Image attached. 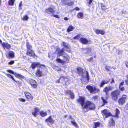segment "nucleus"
Returning <instances> with one entry per match:
<instances>
[{"label":"nucleus","mask_w":128,"mask_h":128,"mask_svg":"<svg viewBox=\"0 0 128 128\" xmlns=\"http://www.w3.org/2000/svg\"><path fill=\"white\" fill-rule=\"evenodd\" d=\"M85 98H84L80 97L78 101L80 103L82 106V108L86 110V112L89 110H94L95 108V105L92 102L89 101H87L84 102Z\"/></svg>","instance_id":"f257e3e1"},{"label":"nucleus","mask_w":128,"mask_h":128,"mask_svg":"<svg viewBox=\"0 0 128 128\" xmlns=\"http://www.w3.org/2000/svg\"><path fill=\"white\" fill-rule=\"evenodd\" d=\"M77 70L79 73L82 74V76L84 78H85L86 79V82H88L89 79L88 72L86 71L84 73H83V70L80 67H78L77 68Z\"/></svg>","instance_id":"f03ea898"},{"label":"nucleus","mask_w":128,"mask_h":128,"mask_svg":"<svg viewBox=\"0 0 128 128\" xmlns=\"http://www.w3.org/2000/svg\"><path fill=\"white\" fill-rule=\"evenodd\" d=\"M86 88L91 93L98 92L100 91L98 89H97L94 86L90 85L87 86Z\"/></svg>","instance_id":"7ed1b4c3"},{"label":"nucleus","mask_w":128,"mask_h":128,"mask_svg":"<svg viewBox=\"0 0 128 128\" xmlns=\"http://www.w3.org/2000/svg\"><path fill=\"white\" fill-rule=\"evenodd\" d=\"M46 12L48 14H52V15L54 17L57 18H60V16L56 15H55L54 14V12L53 9L51 8H49L46 10Z\"/></svg>","instance_id":"20e7f679"},{"label":"nucleus","mask_w":128,"mask_h":128,"mask_svg":"<svg viewBox=\"0 0 128 128\" xmlns=\"http://www.w3.org/2000/svg\"><path fill=\"white\" fill-rule=\"evenodd\" d=\"M120 92L119 90H117L112 92L111 95L113 100H116L117 99L118 96Z\"/></svg>","instance_id":"39448f33"},{"label":"nucleus","mask_w":128,"mask_h":128,"mask_svg":"<svg viewBox=\"0 0 128 128\" xmlns=\"http://www.w3.org/2000/svg\"><path fill=\"white\" fill-rule=\"evenodd\" d=\"M126 95H124L122 96V97L120 98L118 100V102L121 104L124 103L126 102Z\"/></svg>","instance_id":"423d86ee"},{"label":"nucleus","mask_w":128,"mask_h":128,"mask_svg":"<svg viewBox=\"0 0 128 128\" xmlns=\"http://www.w3.org/2000/svg\"><path fill=\"white\" fill-rule=\"evenodd\" d=\"M114 88V87L111 86H108L106 87L103 90V92L106 93V94L107 95L108 92L109 90H112Z\"/></svg>","instance_id":"0eeeda50"},{"label":"nucleus","mask_w":128,"mask_h":128,"mask_svg":"<svg viewBox=\"0 0 128 128\" xmlns=\"http://www.w3.org/2000/svg\"><path fill=\"white\" fill-rule=\"evenodd\" d=\"M62 56L64 58V60H63L65 63L68 62L70 59V58L68 55L65 53Z\"/></svg>","instance_id":"6e6552de"},{"label":"nucleus","mask_w":128,"mask_h":128,"mask_svg":"<svg viewBox=\"0 0 128 128\" xmlns=\"http://www.w3.org/2000/svg\"><path fill=\"white\" fill-rule=\"evenodd\" d=\"M25 96L27 98L28 100H32L33 98L32 96L29 92H24Z\"/></svg>","instance_id":"1a4fd4ad"},{"label":"nucleus","mask_w":128,"mask_h":128,"mask_svg":"<svg viewBox=\"0 0 128 128\" xmlns=\"http://www.w3.org/2000/svg\"><path fill=\"white\" fill-rule=\"evenodd\" d=\"M26 54L30 56H35V54L32 50H27Z\"/></svg>","instance_id":"9d476101"},{"label":"nucleus","mask_w":128,"mask_h":128,"mask_svg":"<svg viewBox=\"0 0 128 128\" xmlns=\"http://www.w3.org/2000/svg\"><path fill=\"white\" fill-rule=\"evenodd\" d=\"M102 114L103 115H104L106 118H108L111 115V114L109 112L108 110H104L102 111Z\"/></svg>","instance_id":"9b49d317"},{"label":"nucleus","mask_w":128,"mask_h":128,"mask_svg":"<svg viewBox=\"0 0 128 128\" xmlns=\"http://www.w3.org/2000/svg\"><path fill=\"white\" fill-rule=\"evenodd\" d=\"M65 92L66 94H69L70 96V98L72 99H73L74 98V94L70 90H67L65 91Z\"/></svg>","instance_id":"f8f14e48"},{"label":"nucleus","mask_w":128,"mask_h":128,"mask_svg":"<svg viewBox=\"0 0 128 128\" xmlns=\"http://www.w3.org/2000/svg\"><path fill=\"white\" fill-rule=\"evenodd\" d=\"M30 83L31 86L33 88H36L37 87L36 82L35 80H30Z\"/></svg>","instance_id":"ddd939ff"},{"label":"nucleus","mask_w":128,"mask_h":128,"mask_svg":"<svg viewBox=\"0 0 128 128\" xmlns=\"http://www.w3.org/2000/svg\"><path fill=\"white\" fill-rule=\"evenodd\" d=\"M46 121L48 124H49L48 123H49L51 124H52L54 122V120L52 118L51 116H50L47 119H46Z\"/></svg>","instance_id":"4468645a"},{"label":"nucleus","mask_w":128,"mask_h":128,"mask_svg":"<svg viewBox=\"0 0 128 128\" xmlns=\"http://www.w3.org/2000/svg\"><path fill=\"white\" fill-rule=\"evenodd\" d=\"M39 110L38 108H34V110L32 112V114L34 117H36L38 115V114Z\"/></svg>","instance_id":"2eb2a0df"},{"label":"nucleus","mask_w":128,"mask_h":128,"mask_svg":"<svg viewBox=\"0 0 128 128\" xmlns=\"http://www.w3.org/2000/svg\"><path fill=\"white\" fill-rule=\"evenodd\" d=\"M64 49L63 48L61 50H60L58 51L57 53L58 57L60 56H62L65 52H64Z\"/></svg>","instance_id":"dca6fc26"},{"label":"nucleus","mask_w":128,"mask_h":128,"mask_svg":"<svg viewBox=\"0 0 128 128\" xmlns=\"http://www.w3.org/2000/svg\"><path fill=\"white\" fill-rule=\"evenodd\" d=\"M60 79H62V80H64V81L67 84L70 83V81L69 80V79L66 78L64 77H60Z\"/></svg>","instance_id":"f3484780"},{"label":"nucleus","mask_w":128,"mask_h":128,"mask_svg":"<svg viewBox=\"0 0 128 128\" xmlns=\"http://www.w3.org/2000/svg\"><path fill=\"white\" fill-rule=\"evenodd\" d=\"M80 42L83 44H86L88 42V40L86 38H82L80 39Z\"/></svg>","instance_id":"a211bd4d"},{"label":"nucleus","mask_w":128,"mask_h":128,"mask_svg":"<svg viewBox=\"0 0 128 128\" xmlns=\"http://www.w3.org/2000/svg\"><path fill=\"white\" fill-rule=\"evenodd\" d=\"M108 81L104 80H102L100 83L99 85L100 86V87H102L104 84H107L108 83Z\"/></svg>","instance_id":"6ab92c4d"},{"label":"nucleus","mask_w":128,"mask_h":128,"mask_svg":"<svg viewBox=\"0 0 128 128\" xmlns=\"http://www.w3.org/2000/svg\"><path fill=\"white\" fill-rule=\"evenodd\" d=\"M95 32L97 34H100L102 35H104L105 33V32L104 30H101L98 29L96 30Z\"/></svg>","instance_id":"aec40b11"},{"label":"nucleus","mask_w":128,"mask_h":128,"mask_svg":"<svg viewBox=\"0 0 128 128\" xmlns=\"http://www.w3.org/2000/svg\"><path fill=\"white\" fill-rule=\"evenodd\" d=\"M40 65V64L39 63L34 62L32 64L31 67L32 69H34L37 66Z\"/></svg>","instance_id":"412c9836"},{"label":"nucleus","mask_w":128,"mask_h":128,"mask_svg":"<svg viewBox=\"0 0 128 128\" xmlns=\"http://www.w3.org/2000/svg\"><path fill=\"white\" fill-rule=\"evenodd\" d=\"M36 74L38 76L40 77L43 75V74L42 71L38 70L36 72Z\"/></svg>","instance_id":"4be33fe9"},{"label":"nucleus","mask_w":128,"mask_h":128,"mask_svg":"<svg viewBox=\"0 0 128 128\" xmlns=\"http://www.w3.org/2000/svg\"><path fill=\"white\" fill-rule=\"evenodd\" d=\"M2 45L4 48H6L8 49L10 47V45L6 43H4L2 44Z\"/></svg>","instance_id":"5701e85b"},{"label":"nucleus","mask_w":128,"mask_h":128,"mask_svg":"<svg viewBox=\"0 0 128 128\" xmlns=\"http://www.w3.org/2000/svg\"><path fill=\"white\" fill-rule=\"evenodd\" d=\"M77 16L80 18H83L84 14L82 12H80L78 14Z\"/></svg>","instance_id":"b1692460"},{"label":"nucleus","mask_w":128,"mask_h":128,"mask_svg":"<svg viewBox=\"0 0 128 128\" xmlns=\"http://www.w3.org/2000/svg\"><path fill=\"white\" fill-rule=\"evenodd\" d=\"M40 115L42 117H44L47 115L46 112H44L43 111H41L40 112Z\"/></svg>","instance_id":"393cba45"},{"label":"nucleus","mask_w":128,"mask_h":128,"mask_svg":"<svg viewBox=\"0 0 128 128\" xmlns=\"http://www.w3.org/2000/svg\"><path fill=\"white\" fill-rule=\"evenodd\" d=\"M120 113V112L118 108H116V114L114 116L115 117H118Z\"/></svg>","instance_id":"a878e982"},{"label":"nucleus","mask_w":128,"mask_h":128,"mask_svg":"<svg viewBox=\"0 0 128 128\" xmlns=\"http://www.w3.org/2000/svg\"><path fill=\"white\" fill-rule=\"evenodd\" d=\"M26 46L27 47V50H31L32 48V46L30 45V44H29V43L28 42H26Z\"/></svg>","instance_id":"bb28decb"},{"label":"nucleus","mask_w":128,"mask_h":128,"mask_svg":"<svg viewBox=\"0 0 128 128\" xmlns=\"http://www.w3.org/2000/svg\"><path fill=\"white\" fill-rule=\"evenodd\" d=\"M71 123L74 126H75L76 128H78V126L75 122L74 120H72L71 121Z\"/></svg>","instance_id":"cd10ccee"},{"label":"nucleus","mask_w":128,"mask_h":128,"mask_svg":"<svg viewBox=\"0 0 128 128\" xmlns=\"http://www.w3.org/2000/svg\"><path fill=\"white\" fill-rule=\"evenodd\" d=\"M15 76L16 77L20 78H24V76L20 74H19L16 73L15 74Z\"/></svg>","instance_id":"c85d7f7f"},{"label":"nucleus","mask_w":128,"mask_h":128,"mask_svg":"<svg viewBox=\"0 0 128 128\" xmlns=\"http://www.w3.org/2000/svg\"><path fill=\"white\" fill-rule=\"evenodd\" d=\"M74 28V27L72 26H69V27L68 28L67 30V32H69L71 31H72L73 30Z\"/></svg>","instance_id":"c756f323"},{"label":"nucleus","mask_w":128,"mask_h":128,"mask_svg":"<svg viewBox=\"0 0 128 128\" xmlns=\"http://www.w3.org/2000/svg\"><path fill=\"white\" fill-rule=\"evenodd\" d=\"M29 18V17L27 15H25L22 18V19L24 20H27Z\"/></svg>","instance_id":"7c9ffc66"},{"label":"nucleus","mask_w":128,"mask_h":128,"mask_svg":"<svg viewBox=\"0 0 128 128\" xmlns=\"http://www.w3.org/2000/svg\"><path fill=\"white\" fill-rule=\"evenodd\" d=\"M101 99L102 100L104 103L103 104L102 106H104L105 104L107 103V99L106 100L104 99L103 97H102L101 98Z\"/></svg>","instance_id":"2f4dec72"},{"label":"nucleus","mask_w":128,"mask_h":128,"mask_svg":"<svg viewBox=\"0 0 128 128\" xmlns=\"http://www.w3.org/2000/svg\"><path fill=\"white\" fill-rule=\"evenodd\" d=\"M8 54L9 56L11 58H13L14 57V53L13 52L10 51L9 52Z\"/></svg>","instance_id":"473e14b6"},{"label":"nucleus","mask_w":128,"mask_h":128,"mask_svg":"<svg viewBox=\"0 0 128 128\" xmlns=\"http://www.w3.org/2000/svg\"><path fill=\"white\" fill-rule=\"evenodd\" d=\"M94 126L93 128H97V127L99 126L100 123L99 122H94Z\"/></svg>","instance_id":"72a5a7b5"},{"label":"nucleus","mask_w":128,"mask_h":128,"mask_svg":"<svg viewBox=\"0 0 128 128\" xmlns=\"http://www.w3.org/2000/svg\"><path fill=\"white\" fill-rule=\"evenodd\" d=\"M57 62L60 63H65V62L63 60H62L60 58H58L56 60Z\"/></svg>","instance_id":"f704fd0d"},{"label":"nucleus","mask_w":128,"mask_h":128,"mask_svg":"<svg viewBox=\"0 0 128 128\" xmlns=\"http://www.w3.org/2000/svg\"><path fill=\"white\" fill-rule=\"evenodd\" d=\"M53 68L55 70L60 71L61 70L60 68L58 66H54Z\"/></svg>","instance_id":"c9c22d12"},{"label":"nucleus","mask_w":128,"mask_h":128,"mask_svg":"<svg viewBox=\"0 0 128 128\" xmlns=\"http://www.w3.org/2000/svg\"><path fill=\"white\" fill-rule=\"evenodd\" d=\"M64 5H67L68 6H70L74 4V2H64Z\"/></svg>","instance_id":"e433bc0d"},{"label":"nucleus","mask_w":128,"mask_h":128,"mask_svg":"<svg viewBox=\"0 0 128 128\" xmlns=\"http://www.w3.org/2000/svg\"><path fill=\"white\" fill-rule=\"evenodd\" d=\"M63 45L66 48H69L70 46L68 44L64 42H62Z\"/></svg>","instance_id":"4c0bfd02"},{"label":"nucleus","mask_w":128,"mask_h":128,"mask_svg":"<svg viewBox=\"0 0 128 128\" xmlns=\"http://www.w3.org/2000/svg\"><path fill=\"white\" fill-rule=\"evenodd\" d=\"M6 75L8 77L13 80L14 81L16 82L13 77L10 74H6Z\"/></svg>","instance_id":"58836bf2"},{"label":"nucleus","mask_w":128,"mask_h":128,"mask_svg":"<svg viewBox=\"0 0 128 128\" xmlns=\"http://www.w3.org/2000/svg\"><path fill=\"white\" fill-rule=\"evenodd\" d=\"M14 3V0H9L8 4L10 5H13Z\"/></svg>","instance_id":"ea45409f"},{"label":"nucleus","mask_w":128,"mask_h":128,"mask_svg":"<svg viewBox=\"0 0 128 128\" xmlns=\"http://www.w3.org/2000/svg\"><path fill=\"white\" fill-rule=\"evenodd\" d=\"M18 100L20 101L24 102L26 101L25 99L22 98H18Z\"/></svg>","instance_id":"a19ab883"},{"label":"nucleus","mask_w":128,"mask_h":128,"mask_svg":"<svg viewBox=\"0 0 128 128\" xmlns=\"http://www.w3.org/2000/svg\"><path fill=\"white\" fill-rule=\"evenodd\" d=\"M105 69L108 71H109L110 70V67L108 66H106L105 67Z\"/></svg>","instance_id":"79ce46f5"},{"label":"nucleus","mask_w":128,"mask_h":128,"mask_svg":"<svg viewBox=\"0 0 128 128\" xmlns=\"http://www.w3.org/2000/svg\"><path fill=\"white\" fill-rule=\"evenodd\" d=\"M80 34H78V35L74 37V39H78L79 38H80Z\"/></svg>","instance_id":"37998d69"},{"label":"nucleus","mask_w":128,"mask_h":128,"mask_svg":"<svg viewBox=\"0 0 128 128\" xmlns=\"http://www.w3.org/2000/svg\"><path fill=\"white\" fill-rule=\"evenodd\" d=\"M8 71L10 73H11L12 74H14V75H15V74H16V73H14L11 70H8Z\"/></svg>","instance_id":"c03bdc74"},{"label":"nucleus","mask_w":128,"mask_h":128,"mask_svg":"<svg viewBox=\"0 0 128 128\" xmlns=\"http://www.w3.org/2000/svg\"><path fill=\"white\" fill-rule=\"evenodd\" d=\"M84 50H85L86 51H87L86 52V53L88 54V52L91 51V49L90 48H88V49H86Z\"/></svg>","instance_id":"a18cd8bd"},{"label":"nucleus","mask_w":128,"mask_h":128,"mask_svg":"<svg viewBox=\"0 0 128 128\" xmlns=\"http://www.w3.org/2000/svg\"><path fill=\"white\" fill-rule=\"evenodd\" d=\"M92 98L94 100H96L98 99V97L97 96H94Z\"/></svg>","instance_id":"49530a36"},{"label":"nucleus","mask_w":128,"mask_h":128,"mask_svg":"<svg viewBox=\"0 0 128 128\" xmlns=\"http://www.w3.org/2000/svg\"><path fill=\"white\" fill-rule=\"evenodd\" d=\"M112 123L111 124L112 126H113L115 122L114 120L113 119L111 120V122Z\"/></svg>","instance_id":"de8ad7c7"},{"label":"nucleus","mask_w":128,"mask_h":128,"mask_svg":"<svg viewBox=\"0 0 128 128\" xmlns=\"http://www.w3.org/2000/svg\"><path fill=\"white\" fill-rule=\"evenodd\" d=\"M22 2H21L19 5V9L21 10L22 9V8H21V6H22Z\"/></svg>","instance_id":"09e8293b"},{"label":"nucleus","mask_w":128,"mask_h":128,"mask_svg":"<svg viewBox=\"0 0 128 128\" xmlns=\"http://www.w3.org/2000/svg\"><path fill=\"white\" fill-rule=\"evenodd\" d=\"M124 82H121L120 84V88H121V86H122L124 85Z\"/></svg>","instance_id":"8fccbe9b"},{"label":"nucleus","mask_w":128,"mask_h":128,"mask_svg":"<svg viewBox=\"0 0 128 128\" xmlns=\"http://www.w3.org/2000/svg\"><path fill=\"white\" fill-rule=\"evenodd\" d=\"M14 61L12 60L8 63V64H14Z\"/></svg>","instance_id":"3c124183"},{"label":"nucleus","mask_w":128,"mask_h":128,"mask_svg":"<svg viewBox=\"0 0 128 128\" xmlns=\"http://www.w3.org/2000/svg\"><path fill=\"white\" fill-rule=\"evenodd\" d=\"M80 10V9L79 8H78V7H76V8H75L74 9H73V10Z\"/></svg>","instance_id":"603ef678"},{"label":"nucleus","mask_w":128,"mask_h":128,"mask_svg":"<svg viewBox=\"0 0 128 128\" xmlns=\"http://www.w3.org/2000/svg\"><path fill=\"white\" fill-rule=\"evenodd\" d=\"M127 79L126 80L125 82H126V84L128 85V75L127 76Z\"/></svg>","instance_id":"864d4df0"},{"label":"nucleus","mask_w":128,"mask_h":128,"mask_svg":"<svg viewBox=\"0 0 128 128\" xmlns=\"http://www.w3.org/2000/svg\"><path fill=\"white\" fill-rule=\"evenodd\" d=\"M67 48L66 49V51H68V52H70V46L69 47V48Z\"/></svg>","instance_id":"5fc2aeb1"},{"label":"nucleus","mask_w":128,"mask_h":128,"mask_svg":"<svg viewBox=\"0 0 128 128\" xmlns=\"http://www.w3.org/2000/svg\"><path fill=\"white\" fill-rule=\"evenodd\" d=\"M120 89L122 91H123L124 90V87H122V86H121V88H120Z\"/></svg>","instance_id":"6e6d98bb"},{"label":"nucleus","mask_w":128,"mask_h":128,"mask_svg":"<svg viewBox=\"0 0 128 128\" xmlns=\"http://www.w3.org/2000/svg\"><path fill=\"white\" fill-rule=\"evenodd\" d=\"M125 64L126 66L128 68V62L126 61V62Z\"/></svg>","instance_id":"4d7b16f0"},{"label":"nucleus","mask_w":128,"mask_h":128,"mask_svg":"<svg viewBox=\"0 0 128 128\" xmlns=\"http://www.w3.org/2000/svg\"><path fill=\"white\" fill-rule=\"evenodd\" d=\"M88 2L89 5L90 4L92 3V0H88Z\"/></svg>","instance_id":"13d9d810"},{"label":"nucleus","mask_w":128,"mask_h":128,"mask_svg":"<svg viewBox=\"0 0 128 128\" xmlns=\"http://www.w3.org/2000/svg\"><path fill=\"white\" fill-rule=\"evenodd\" d=\"M114 79L113 78H112V81L111 82V83L112 84L113 83H114Z\"/></svg>","instance_id":"bf43d9fd"},{"label":"nucleus","mask_w":128,"mask_h":128,"mask_svg":"<svg viewBox=\"0 0 128 128\" xmlns=\"http://www.w3.org/2000/svg\"><path fill=\"white\" fill-rule=\"evenodd\" d=\"M88 60L90 61H93V58H91L90 59H89Z\"/></svg>","instance_id":"052dcab7"},{"label":"nucleus","mask_w":128,"mask_h":128,"mask_svg":"<svg viewBox=\"0 0 128 128\" xmlns=\"http://www.w3.org/2000/svg\"><path fill=\"white\" fill-rule=\"evenodd\" d=\"M64 19L65 20H69V18L66 17L64 18Z\"/></svg>","instance_id":"680f3d73"},{"label":"nucleus","mask_w":128,"mask_h":128,"mask_svg":"<svg viewBox=\"0 0 128 128\" xmlns=\"http://www.w3.org/2000/svg\"><path fill=\"white\" fill-rule=\"evenodd\" d=\"M60 80H62V79H60V78L58 80H56V82H58V83H59L60 82Z\"/></svg>","instance_id":"e2e57ef3"},{"label":"nucleus","mask_w":128,"mask_h":128,"mask_svg":"<svg viewBox=\"0 0 128 128\" xmlns=\"http://www.w3.org/2000/svg\"><path fill=\"white\" fill-rule=\"evenodd\" d=\"M70 118L71 119H72V116H70Z\"/></svg>","instance_id":"0e129e2a"},{"label":"nucleus","mask_w":128,"mask_h":128,"mask_svg":"<svg viewBox=\"0 0 128 128\" xmlns=\"http://www.w3.org/2000/svg\"><path fill=\"white\" fill-rule=\"evenodd\" d=\"M122 13H125V12L124 11H122Z\"/></svg>","instance_id":"69168bd1"},{"label":"nucleus","mask_w":128,"mask_h":128,"mask_svg":"<svg viewBox=\"0 0 128 128\" xmlns=\"http://www.w3.org/2000/svg\"><path fill=\"white\" fill-rule=\"evenodd\" d=\"M67 115H65L64 116V117L65 118H66L67 117Z\"/></svg>","instance_id":"338daca9"},{"label":"nucleus","mask_w":128,"mask_h":128,"mask_svg":"<svg viewBox=\"0 0 128 128\" xmlns=\"http://www.w3.org/2000/svg\"><path fill=\"white\" fill-rule=\"evenodd\" d=\"M120 52H118V54H120Z\"/></svg>","instance_id":"774afa93"}]
</instances>
